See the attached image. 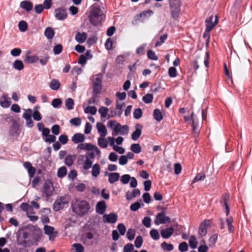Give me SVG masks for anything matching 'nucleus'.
I'll list each match as a JSON object with an SVG mask.
<instances>
[{"mask_svg":"<svg viewBox=\"0 0 252 252\" xmlns=\"http://www.w3.org/2000/svg\"><path fill=\"white\" fill-rule=\"evenodd\" d=\"M55 17L59 20H63L67 16L66 10L64 7L58 8L55 9Z\"/></svg>","mask_w":252,"mask_h":252,"instance_id":"obj_12","label":"nucleus"},{"mask_svg":"<svg viewBox=\"0 0 252 252\" xmlns=\"http://www.w3.org/2000/svg\"><path fill=\"white\" fill-rule=\"evenodd\" d=\"M62 103V100L60 98H55L52 101V105L54 108H59Z\"/></svg>","mask_w":252,"mask_h":252,"instance_id":"obj_55","label":"nucleus"},{"mask_svg":"<svg viewBox=\"0 0 252 252\" xmlns=\"http://www.w3.org/2000/svg\"><path fill=\"white\" fill-rule=\"evenodd\" d=\"M23 165L24 167L28 170L30 177H33L35 173V169L32 167L31 163L26 161L24 163Z\"/></svg>","mask_w":252,"mask_h":252,"instance_id":"obj_21","label":"nucleus"},{"mask_svg":"<svg viewBox=\"0 0 252 252\" xmlns=\"http://www.w3.org/2000/svg\"><path fill=\"white\" fill-rule=\"evenodd\" d=\"M148 58L152 60L157 61L158 60V56L152 50H149L147 52Z\"/></svg>","mask_w":252,"mask_h":252,"instance_id":"obj_49","label":"nucleus"},{"mask_svg":"<svg viewBox=\"0 0 252 252\" xmlns=\"http://www.w3.org/2000/svg\"><path fill=\"white\" fill-rule=\"evenodd\" d=\"M229 201V195L228 193H225L222 194L220 199V203L223 207H225V212L227 216L229 214V208L228 206V202Z\"/></svg>","mask_w":252,"mask_h":252,"instance_id":"obj_9","label":"nucleus"},{"mask_svg":"<svg viewBox=\"0 0 252 252\" xmlns=\"http://www.w3.org/2000/svg\"><path fill=\"white\" fill-rule=\"evenodd\" d=\"M153 95L151 94H146L142 98L143 101L145 103H150L153 101Z\"/></svg>","mask_w":252,"mask_h":252,"instance_id":"obj_45","label":"nucleus"},{"mask_svg":"<svg viewBox=\"0 0 252 252\" xmlns=\"http://www.w3.org/2000/svg\"><path fill=\"white\" fill-rule=\"evenodd\" d=\"M13 66L18 70H21L24 67V64L21 60H16L13 63Z\"/></svg>","mask_w":252,"mask_h":252,"instance_id":"obj_33","label":"nucleus"},{"mask_svg":"<svg viewBox=\"0 0 252 252\" xmlns=\"http://www.w3.org/2000/svg\"><path fill=\"white\" fill-rule=\"evenodd\" d=\"M96 111L97 109L95 106H88L84 110L86 113H90L92 115H95Z\"/></svg>","mask_w":252,"mask_h":252,"instance_id":"obj_46","label":"nucleus"},{"mask_svg":"<svg viewBox=\"0 0 252 252\" xmlns=\"http://www.w3.org/2000/svg\"><path fill=\"white\" fill-rule=\"evenodd\" d=\"M65 105L67 110L73 109L74 105L73 99L71 98H67L65 101Z\"/></svg>","mask_w":252,"mask_h":252,"instance_id":"obj_30","label":"nucleus"},{"mask_svg":"<svg viewBox=\"0 0 252 252\" xmlns=\"http://www.w3.org/2000/svg\"><path fill=\"white\" fill-rule=\"evenodd\" d=\"M69 202V197L67 195L62 196L54 202L53 204V210L55 211H58L63 209L65 204Z\"/></svg>","mask_w":252,"mask_h":252,"instance_id":"obj_5","label":"nucleus"},{"mask_svg":"<svg viewBox=\"0 0 252 252\" xmlns=\"http://www.w3.org/2000/svg\"><path fill=\"white\" fill-rule=\"evenodd\" d=\"M117 228L120 234L121 235H124L126 231V228L125 225L123 223H119L117 226Z\"/></svg>","mask_w":252,"mask_h":252,"instance_id":"obj_60","label":"nucleus"},{"mask_svg":"<svg viewBox=\"0 0 252 252\" xmlns=\"http://www.w3.org/2000/svg\"><path fill=\"white\" fill-rule=\"evenodd\" d=\"M54 188L51 182H46L43 188V195L46 197L47 199L49 197L53 194Z\"/></svg>","mask_w":252,"mask_h":252,"instance_id":"obj_7","label":"nucleus"},{"mask_svg":"<svg viewBox=\"0 0 252 252\" xmlns=\"http://www.w3.org/2000/svg\"><path fill=\"white\" fill-rule=\"evenodd\" d=\"M150 235L151 238L155 240H158L160 237L158 231L155 229H153L150 231Z\"/></svg>","mask_w":252,"mask_h":252,"instance_id":"obj_38","label":"nucleus"},{"mask_svg":"<svg viewBox=\"0 0 252 252\" xmlns=\"http://www.w3.org/2000/svg\"><path fill=\"white\" fill-rule=\"evenodd\" d=\"M72 247L75 249V252H84V247L79 243H75L73 244Z\"/></svg>","mask_w":252,"mask_h":252,"instance_id":"obj_52","label":"nucleus"},{"mask_svg":"<svg viewBox=\"0 0 252 252\" xmlns=\"http://www.w3.org/2000/svg\"><path fill=\"white\" fill-rule=\"evenodd\" d=\"M142 111L140 108H136L134 110L133 115L135 119H139L142 116Z\"/></svg>","mask_w":252,"mask_h":252,"instance_id":"obj_42","label":"nucleus"},{"mask_svg":"<svg viewBox=\"0 0 252 252\" xmlns=\"http://www.w3.org/2000/svg\"><path fill=\"white\" fill-rule=\"evenodd\" d=\"M98 112L100 114L101 117L105 118L107 115L108 109L107 107L101 106L98 109Z\"/></svg>","mask_w":252,"mask_h":252,"instance_id":"obj_43","label":"nucleus"},{"mask_svg":"<svg viewBox=\"0 0 252 252\" xmlns=\"http://www.w3.org/2000/svg\"><path fill=\"white\" fill-rule=\"evenodd\" d=\"M19 30L21 32H24L27 30L28 24L25 21H21L18 24Z\"/></svg>","mask_w":252,"mask_h":252,"instance_id":"obj_39","label":"nucleus"},{"mask_svg":"<svg viewBox=\"0 0 252 252\" xmlns=\"http://www.w3.org/2000/svg\"><path fill=\"white\" fill-rule=\"evenodd\" d=\"M67 173V170L65 166H63L58 169L57 175L59 178L64 177Z\"/></svg>","mask_w":252,"mask_h":252,"instance_id":"obj_40","label":"nucleus"},{"mask_svg":"<svg viewBox=\"0 0 252 252\" xmlns=\"http://www.w3.org/2000/svg\"><path fill=\"white\" fill-rule=\"evenodd\" d=\"M209 58V54L208 52H206L205 55L203 57H201V56H199L196 58L195 61H194L193 63V68L195 70L198 69L199 67V65L198 64L199 63H204L205 66L206 67H209V61L208 59Z\"/></svg>","mask_w":252,"mask_h":252,"instance_id":"obj_6","label":"nucleus"},{"mask_svg":"<svg viewBox=\"0 0 252 252\" xmlns=\"http://www.w3.org/2000/svg\"><path fill=\"white\" fill-rule=\"evenodd\" d=\"M130 150L135 154H139L141 152V148L139 144H132L130 146Z\"/></svg>","mask_w":252,"mask_h":252,"instance_id":"obj_36","label":"nucleus"},{"mask_svg":"<svg viewBox=\"0 0 252 252\" xmlns=\"http://www.w3.org/2000/svg\"><path fill=\"white\" fill-rule=\"evenodd\" d=\"M44 35L48 39H51L55 35V32L51 27H47L44 32Z\"/></svg>","mask_w":252,"mask_h":252,"instance_id":"obj_26","label":"nucleus"},{"mask_svg":"<svg viewBox=\"0 0 252 252\" xmlns=\"http://www.w3.org/2000/svg\"><path fill=\"white\" fill-rule=\"evenodd\" d=\"M96 127L101 137H105L107 135V129L104 124L97 123Z\"/></svg>","mask_w":252,"mask_h":252,"instance_id":"obj_22","label":"nucleus"},{"mask_svg":"<svg viewBox=\"0 0 252 252\" xmlns=\"http://www.w3.org/2000/svg\"><path fill=\"white\" fill-rule=\"evenodd\" d=\"M63 50V46L61 44H58L55 45L53 48V52L54 54L59 55L60 54Z\"/></svg>","mask_w":252,"mask_h":252,"instance_id":"obj_53","label":"nucleus"},{"mask_svg":"<svg viewBox=\"0 0 252 252\" xmlns=\"http://www.w3.org/2000/svg\"><path fill=\"white\" fill-rule=\"evenodd\" d=\"M100 172V167L99 164L95 163L92 167V175L97 177Z\"/></svg>","mask_w":252,"mask_h":252,"instance_id":"obj_25","label":"nucleus"},{"mask_svg":"<svg viewBox=\"0 0 252 252\" xmlns=\"http://www.w3.org/2000/svg\"><path fill=\"white\" fill-rule=\"evenodd\" d=\"M131 179V177L128 174H125L122 176L121 178V182L124 184H127Z\"/></svg>","mask_w":252,"mask_h":252,"instance_id":"obj_57","label":"nucleus"},{"mask_svg":"<svg viewBox=\"0 0 252 252\" xmlns=\"http://www.w3.org/2000/svg\"><path fill=\"white\" fill-rule=\"evenodd\" d=\"M59 140L62 144H65L68 142V137L66 135L62 134L60 136Z\"/></svg>","mask_w":252,"mask_h":252,"instance_id":"obj_63","label":"nucleus"},{"mask_svg":"<svg viewBox=\"0 0 252 252\" xmlns=\"http://www.w3.org/2000/svg\"><path fill=\"white\" fill-rule=\"evenodd\" d=\"M70 123L75 126H79L81 125V120L79 118H74L70 120Z\"/></svg>","mask_w":252,"mask_h":252,"instance_id":"obj_58","label":"nucleus"},{"mask_svg":"<svg viewBox=\"0 0 252 252\" xmlns=\"http://www.w3.org/2000/svg\"><path fill=\"white\" fill-rule=\"evenodd\" d=\"M189 245L191 249H195L197 247V242L196 240V237L194 235H192L189 240Z\"/></svg>","mask_w":252,"mask_h":252,"instance_id":"obj_37","label":"nucleus"},{"mask_svg":"<svg viewBox=\"0 0 252 252\" xmlns=\"http://www.w3.org/2000/svg\"><path fill=\"white\" fill-rule=\"evenodd\" d=\"M49 58V56L48 55H46L45 56L41 57L39 59V62L42 65H45L47 63Z\"/></svg>","mask_w":252,"mask_h":252,"instance_id":"obj_61","label":"nucleus"},{"mask_svg":"<svg viewBox=\"0 0 252 252\" xmlns=\"http://www.w3.org/2000/svg\"><path fill=\"white\" fill-rule=\"evenodd\" d=\"M161 248L163 251L170 252L173 250L174 246L172 244H168L166 242H163L161 244Z\"/></svg>","mask_w":252,"mask_h":252,"instance_id":"obj_34","label":"nucleus"},{"mask_svg":"<svg viewBox=\"0 0 252 252\" xmlns=\"http://www.w3.org/2000/svg\"><path fill=\"white\" fill-rule=\"evenodd\" d=\"M79 144L77 147V149H81L84 150H95L96 152H99L97 147L95 145H92L90 143H82Z\"/></svg>","mask_w":252,"mask_h":252,"instance_id":"obj_15","label":"nucleus"},{"mask_svg":"<svg viewBox=\"0 0 252 252\" xmlns=\"http://www.w3.org/2000/svg\"><path fill=\"white\" fill-rule=\"evenodd\" d=\"M71 208L73 212L77 215L83 217L88 213L90 206L86 200L76 199L72 202Z\"/></svg>","mask_w":252,"mask_h":252,"instance_id":"obj_1","label":"nucleus"},{"mask_svg":"<svg viewBox=\"0 0 252 252\" xmlns=\"http://www.w3.org/2000/svg\"><path fill=\"white\" fill-rule=\"evenodd\" d=\"M143 244V239L142 237L139 235L138 236L135 240L134 244L135 246L137 248H140Z\"/></svg>","mask_w":252,"mask_h":252,"instance_id":"obj_51","label":"nucleus"},{"mask_svg":"<svg viewBox=\"0 0 252 252\" xmlns=\"http://www.w3.org/2000/svg\"><path fill=\"white\" fill-rule=\"evenodd\" d=\"M44 232L46 235H50L53 234V233H54V228L53 227L49 226V225H45L44 227Z\"/></svg>","mask_w":252,"mask_h":252,"instance_id":"obj_54","label":"nucleus"},{"mask_svg":"<svg viewBox=\"0 0 252 252\" xmlns=\"http://www.w3.org/2000/svg\"><path fill=\"white\" fill-rule=\"evenodd\" d=\"M205 175L203 172H200L199 173L197 174L196 176L194 177L193 180L192 181V183L191 184V185H192L193 184H194L195 182L200 181H203L205 178Z\"/></svg>","mask_w":252,"mask_h":252,"instance_id":"obj_32","label":"nucleus"},{"mask_svg":"<svg viewBox=\"0 0 252 252\" xmlns=\"http://www.w3.org/2000/svg\"><path fill=\"white\" fill-rule=\"evenodd\" d=\"M92 160L88 156H86V160L83 166L84 170H88L89 169L92 167Z\"/></svg>","mask_w":252,"mask_h":252,"instance_id":"obj_31","label":"nucleus"},{"mask_svg":"<svg viewBox=\"0 0 252 252\" xmlns=\"http://www.w3.org/2000/svg\"><path fill=\"white\" fill-rule=\"evenodd\" d=\"M39 58L37 56H30L29 55H27L24 59L25 62L31 63H34L37 62Z\"/></svg>","mask_w":252,"mask_h":252,"instance_id":"obj_29","label":"nucleus"},{"mask_svg":"<svg viewBox=\"0 0 252 252\" xmlns=\"http://www.w3.org/2000/svg\"><path fill=\"white\" fill-rule=\"evenodd\" d=\"M20 6L27 12H30L33 8V4L30 1L23 0L20 2Z\"/></svg>","mask_w":252,"mask_h":252,"instance_id":"obj_19","label":"nucleus"},{"mask_svg":"<svg viewBox=\"0 0 252 252\" xmlns=\"http://www.w3.org/2000/svg\"><path fill=\"white\" fill-rule=\"evenodd\" d=\"M109 126L111 127H113V130L116 132H120V134L124 135L125 133L123 131L121 130V125L119 123H117L115 121H111L108 122Z\"/></svg>","mask_w":252,"mask_h":252,"instance_id":"obj_16","label":"nucleus"},{"mask_svg":"<svg viewBox=\"0 0 252 252\" xmlns=\"http://www.w3.org/2000/svg\"><path fill=\"white\" fill-rule=\"evenodd\" d=\"M103 13L99 6H94L89 16V20L91 24L96 26L100 24L103 20Z\"/></svg>","mask_w":252,"mask_h":252,"instance_id":"obj_2","label":"nucleus"},{"mask_svg":"<svg viewBox=\"0 0 252 252\" xmlns=\"http://www.w3.org/2000/svg\"><path fill=\"white\" fill-rule=\"evenodd\" d=\"M227 224L228 226V229L230 233L233 232L234 227L232 225V222L233 221V218L232 217H230L226 219Z\"/></svg>","mask_w":252,"mask_h":252,"instance_id":"obj_47","label":"nucleus"},{"mask_svg":"<svg viewBox=\"0 0 252 252\" xmlns=\"http://www.w3.org/2000/svg\"><path fill=\"white\" fill-rule=\"evenodd\" d=\"M0 105L3 107H9L10 105V98L6 96H4L3 100L0 101Z\"/></svg>","mask_w":252,"mask_h":252,"instance_id":"obj_44","label":"nucleus"},{"mask_svg":"<svg viewBox=\"0 0 252 252\" xmlns=\"http://www.w3.org/2000/svg\"><path fill=\"white\" fill-rule=\"evenodd\" d=\"M74 160L73 157L71 155H67L65 158V164L67 166H70L73 164Z\"/></svg>","mask_w":252,"mask_h":252,"instance_id":"obj_48","label":"nucleus"},{"mask_svg":"<svg viewBox=\"0 0 252 252\" xmlns=\"http://www.w3.org/2000/svg\"><path fill=\"white\" fill-rule=\"evenodd\" d=\"M179 250L181 252H185L188 250V245L185 242L180 243L179 245Z\"/></svg>","mask_w":252,"mask_h":252,"instance_id":"obj_56","label":"nucleus"},{"mask_svg":"<svg viewBox=\"0 0 252 252\" xmlns=\"http://www.w3.org/2000/svg\"><path fill=\"white\" fill-rule=\"evenodd\" d=\"M169 4L172 17L175 19H177L180 11V0H170Z\"/></svg>","mask_w":252,"mask_h":252,"instance_id":"obj_3","label":"nucleus"},{"mask_svg":"<svg viewBox=\"0 0 252 252\" xmlns=\"http://www.w3.org/2000/svg\"><path fill=\"white\" fill-rule=\"evenodd\" d=\"M103 137H100L98 138V145L102 148H106L107 147L108 143L107 140Z\"/></svg>","mask_w":252,"mask_h":252,"instance_id":"obj_35","label":"nucleus"},{"mask_svg":"<svg viewBox=\"0 0 252 252\" xmlns=\"http://www.w3.org/2000/svg\"><path fill=\"white\" fill-rule=\"evenodd\" d=\"M154 119L158 122L161 121L163 119V116L159 109H155L153 112Z\"/></svg>","mask_w":252,"mask_h":252,"instance_id":"obj_27","label":"nucleus"},{"mask_svg":"<svg viewBox=\"0 0 252 252\" xmlns=\"http://www.w3.org/2000/svg\"><path fill=\"white\" fill-rule=\"evenodd\" d=\"M168 74L170 77H175L177 75L176 69L174 67H170L168 70Z\"/></svg>","mask_w":252,"mask_h":252,"instance_id":"obj_59","label":"nucleus"},{"mask_svg":"<svg viewBox=\"0 0 252 252\" xmlns=\"http://www.w3.org/2000/svg\"><path fill=\"white\" fill-rule=\"evenodd\" d=\"M133 245L131 243L126 244L124 248V252H131L133 250Z\"/></svg>","mask_w":252,"mask_h":252,"instance_id":"obj_64","label":"nucleus"},{"mask_svg":"<svg viewBox=\"0 0 252 252\" xmlns=\"http://www.w3.org/2000/svg\"><path fill=\"white\" fill-rule=\"evenodd\" d=\"M118 220L116 214L112 213L109 214H104L102 217V220L104 223H115Z\"/></svg>","mask_w":252,"mask_h":252,"instance_id":"obj_10","label":"nucleus"},{"mask_svg":"<svg viewBox=\"0 0 252 252\" xmlns=\"http://www.w3.org/2000/svg\"><path fill=\"white\" fill-rule=\"evenodd\" d=\"M94 80L93 83V94L97 95L100 93L102 89V76L101 73L95 74L93 76Z\"/></svg>","mask_w":252,"mask_h":252,"instance_id":"obj_4","label":"nucleus"},{"mask_svg":"<svg viewBox=\"0 0 252 252\" xmlns=\"http://www.w3.org/2000/svg\"><path fill=\"white\" fill-rule=\"evenodd\" d=\"M207 233L206 227L203 226V225H200L198 234L201 237L205 236Z\"/></svg>","mask_w":252,"mask_h":252,"instance_id":"obj_50","label":"nucleus"},{"mask_svg":"<svg viewBox=\"0 0 252 252\" xmlns=\"http://www.w3.org/2000/svg\"><path fill=\"white\" fill-rule=\"evenodd\" d=\"M107 209V205L105 201L102 200L98 202L95 206L96 212L99 214H104Z\"/></svg>","mask_w":252,"mask_h":252,"instance_id":"obj_13","label":"nucleus"},{"mask_svg":"<svg viewBox=\"0 0 252 252\" xmlns=\"http://www.w3.org/2000/svg\"><path fill=\"white\" fill-rule=\"evenodd\" d=\"M135 235V231L134 229L132 228H129L128 229L126 233V237L129 241H132L134 238Z\"/></svg>","mask_w":252,"mask_h":252,"instance_id":"obj_41","label":"nucleus"},{"mask_svg":"<svg viewBox=\"0 0 252 252\" xmlns=\"http://www.w3.org/2000/svg\"><path fill=\"white\" fill-rule=\"evenodd\" d=\"M151 219L149 217H144L142 223L146 227H149L151 226Z\"/></svg>","mask_w":252,"mask_h":252,"instance_id":"obj_62","label":"nucleus"},{"mask_svg":"<svg viewBox=\"0 0 252 252\" xmlns=\"http://www.w3.org/2000/svg\"><path fill=\"white\" fill-rule=\"evenodd\" d=\"M87 34L85 32H78L75 36V40L79 43H83L87 38Z\"/></svg>","mask_w":252,"mask_h":252,"instance_id":"obj_18","label":"nucleus"},{"mask_svg":"<svg viewBox=\"0 0 252 252\" xmlns=\"http://www.w3.org/2000/svg\"><path fill=\"white\" fill-rule=\"evenodd\" d=\"M50 87L53 90H58L61 86V84L59 80L57 79H53L50 84Z\"/></svg>","mask_w":252,"mask_h":252,"instance_id":"obj_28","label":"nucleus"},{"mask_svg":"<svg viewBox=\"0 0 252 252\" xmlns=\"http://www.w3.org/2000/svg\"><path fill=\"white\" fill-rule=\"evenodd\" d=\"M213 18V17L212 16H211L210 17L207 18L205 20L206 32H210L214 28L215 25L218 23V16L216 15L215 20L214 23L212 22Z\"/></svg>","mask_w":252,"mask_h":252,"instance_id":"obj_11","label":"nucleus"},{"mask_svg":"<svg viewBox=\"0 0 252 252\" xmlns=\"http://www.w3.org/2000/svg\"><path fill=\"white\" fill-rule=\"evenodd\" d=\"M84 140V135L80 133H76L72 137V141L75 144L82 143Z\"/></svg>","mask_w":252,"mask_h":252,"instance_id":"obj_20","label":"nucleus"},{"mask_svg":"<svg viewBox=\"0 0 252 252\" xmlns=\"http://www.w3.org/2000/svg\"><path fill=\"white\" fill-rule=\"evenodd\" d=\"M170 221V218L166 216L163 212H161L156 216V219L155 220L154 222L156 224L159 225V224L166 223Z\"/></svg>","mask_w":252,"mask_h":252,"instance_id":"obj_8","label":"nucleus"},{"mask_svg":"<svg viewBox=\"0 0 252 252\" xmlns=\"http://www.w3.org/2000/svg\"><path fill=\"white\" fill-rule=\"evenodd\" d=\"M120 174L117 172L110 173L108 174V182L110 184H113L119 180Z\"/></svg>","mask_w":252,"mask_h":252,"instance_id":"obj_24","label":"nucleus"},{"mask_svg":"<svg viewBox=\"0 0 252 252\" xmlns=\"http://www.w3.org/2000/svg\"><path fill=\"white\" fill-rule=\"evenodd\" d=\"M174 229L172 227L162 229L160 232L162 238L165 239L169 238L174 233Z\"/></svg>","mask_w":252,"mask_h":252,"instance_id":"obj_17","label":"nucleus"},{"mask_svg":"<svg viewBox=\"0 0 252 252\" xmlns=\"http://www.w3.org/2000/svg\"><path fill=\"white\" fill-rule=\"evenodd\" d=\"M143 126L142 125L137 124L135 126V130L131 134V139L133 140H137L141 136L142 133V129Z\"/></svg>","mask_w":252,"mask_h":252,"instance_id":"obj_14","label":"nucleus"},{"mask_svg":"<svg viewBox=\"0 0 252 252\" xmlns=\"http://www.w3.org/2000/svg\"><path fill=\"white\" fill-rule=\"evenodd\" d=\"M153 12L151 10L143 11L142 12L140 13L139 14L136 15L135 16L134 21L132 22V23L133 24H136L137 21H140V18L141 17L146 16L147 14H149V15H151L153 14Z\"/></svg>","mask_w":252,"mask_h":252,"instance_id":"obj_23","label":"nucleus"}]
</instances>
